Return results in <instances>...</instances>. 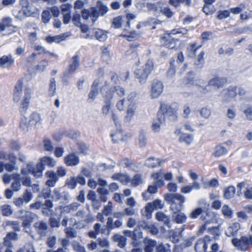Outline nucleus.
<instances>
[{
  "label": "nucleus",
  "mask_w": 252,
  "mask_h": 252,
  "mask_svg": "<svg viewBox=\"0 0 252 252\" xmlns=\"http://www.w3.org/2000/svg\"><path fill=\"white\" fill-rule=\"evenodd\" d=\"M48 65V62L47 60L44 59L41 60L38 64L34 66L36 71H43Z\"/></svg>",
  "instance_id": "obj_51"
},
{
  "label": "nucleus",
  "mask_w": 252,
  "mask_h": 252,
  "mask_svg": "<svg viewBox=\"0 0 252 252\" xmlns=\"http://www.w3.org/2000/svg\"><path fill=\"white\" fill-rule=\"evenodd\" d=\"M53 207V203L50 200H46L44 203L40 201H36L30 205L31 209L38 210L41 209V211L44 214H48L49 211Z\"/></svg>",
  "instance_id": "obj_11"
},
{
  "label": "nucleus",
  "mask_w": 252,
  "mask_h": 252,
  "mask_svg": "<svg viewBox=\"0 0 252 252\" xmlns=\"http://www.w3.org/2000/svg\"><path fill=\"white\" fill-rule=\"evenodd\" d=\"M0 160H8L10 162L16 163L17 157L12 153H7L3 151H0Z\"/></svg>",
  "instance_id": "obj_32"
},
{
  "label": "nucleus",
  "mask_w": 252,
  "mask_h": 252,
  "mask_svg": "<svg viewBox=\"0 0 252 252\" xmlns=\"http://www.w3.org/2000/svg\"><path fill=\"white\" fill-rule=\"evenodd\" d=\"M31 90L26 88L24 91V96L20 102L19 111L21 114H25L28 109L31 99Z\"/></svg>",
  "instance_id": "obj_12"
},
{
  "label": "nucleus",
  "mask_w": 252,
  "mask_h": 252,
  "mask_svg": "<svg viewBox=\"0 0 252 252\" xmlns=\"http://www.w3.org/2000/svg\"><path fill=\"white\" fill-rule=\"evenodd\" d=\"M32 193L28 189H26L22 195V198L25 203L29 202L32 199Z\"/></svg>",
  "instance_id": "obj_63"
},
{
  "label": "nucleus",
  "mask_w": 252,
  "mask_h": 252,
  "mask_svg": "<svg viewBox=\"0 0 252 252\" xmlns=\"http://www.w3.org/2000/svg\"><path fill=\"white\" fill-rule=\"evenodd\" d=\"M5 226H11L15 231H19L20 230L19 223L17 221L7 220L5 222Z\"/></svg>",
  "instance_id": "obj_56"
},
{
  "label": "nucleus",
  "mask_w": 252,
  "mask_h": 252,
  "mask_svg": "<svg viewBox=\"0 0 252 252\" xmlns=\"http://www.w3.org/2000/svg\"><path fill=\"white\" fill-rule=\"evenodd\" d=\"M160 41L161 45L170 49L177 50L181 45L180 40L173 37L171 33L164 34L160 37Z\"/></svg>",
  "instance_id": "obj_6"
},
{
  "label": "nucleus",
  "mask_w": 252,
  "mask_h": 252,
  "mask_svg": "<svg viewBox=\"0 0 252 252\" xmlns=\"http://www.w3.org/2000/svg\"><path fill=\"white\" fill-rule=\"evenodd\" d=\"M95 38L99 41H104L107 38V33L104 31L98 29L94 32Z\"/></svg>",
  "instance_id": "obj_39"
},
{
  "label": "nucleus",
  "mask_w": 252,
  "mask_h": 252,
  "mask_svg": "<svg viewBox=\"0 0 252 252\" xmlns=\"http://www.w3.org/2000/svg\"><path fill=\"white\" fill-rule=\"evenodd\" d=\"M164 199L170 205V209L173 213H178L184 207L186 197L179 193H167L164 195Z\"/></svg>",
  "instance_id": "obj_2"
},
{
  "label": "nucleus",
  "mask_w": 252,
  "mask_h": 252,
  "mask_svg": "<svg viewBox=\"0 0 252 252\" xmlns=\"http://www.w3.org/2000/svg\"><path fill=\"white\" fill-rule=\"evenodd\" d=\"M235 192V187L233 186H230L224 189L223 197L226 199H230L234 196Z\"/></svg>",
  "instance_id": "obj_37"
},
{
  "label": "nucleus",
  "mask_w": 252,
  "mask_h": 252,
  "mask_svg": "<svg viewBox=\"0 0 252 252\" xmlns=\"http://www.w3.org/2000/svg\"><path fill=\"white\" fill-rule=\"evenodd\" d=\"M226 82L227 78L225 77H216L211 79L209 81L208 84L203 89L204 90H206L207 92H208L209 89H208V88H209L211 86L219 88L222 87L226 83Z\"/></svg>",
  "instance_id": "obj_15"
},
{
  "label": "nucleus",
  "mask_w": 252,
  "mask_h": 252,
  "mask_svg": "<svg viewBox=\"0 0 252 252\" xmlns=\"http://www.w3.org/2000/svg\"><path fill=\"white\" fill-rule=\"evenodd\" d=\"M207 248L208 242L206 238L199 239L194 246L196 252H206Z\"/></svg>",
  "instance_id": "obj_26"
},
{
  "label": "nucleus",
  "mask_w": 252,
  "mask_h": 252,
  "mask_svg": "<svg viewBox=\"0 0 252 252\" xmlns=\"http://www.w3.org/2000/svg\"><path fill=\"white\" fill-rule=\"evenodd\" d=\"M195 75V73L193 71L189 72L183 80V84L188 87L199 85L203 88L201 85H204V81L202 79L195 80L194 79Z\"/></svg>",
  "instance_id": "obj_14"
},
{
  "label": "nucleus",
  "mask_w": 252,
  "mask_h": 252,
  "mask_svg": "<svg viewBox=\"0 0 252 252\" xmlns=\"http://www.w3.org/2000/svg\"><path fill=\"white\" fill-rule=\"evenodd\" d=\"M79 206V204L77 202H74L65 206L64 207V211L67 213H69L71 211H76Z\"/></svg>",
  "instance_id": "obj_55"
},
{
  "label": "nucleus",
  "mask_w": 252,
  "mask_h": 252,
  "mask_svg": "<svg viewBox=\"0 0 252 252\" xmlns=\"http://www.w3.org/2000/svg\"><path fill=\"white\" fill-rule=\"evenodd\" d=\"M23 87V79L18 80L13 91V101L15 103L18 102L21 97L22 89Z\"/></svg>",
  "instance_id": "obj_16"
},
{
  "label": "nucleus",
  "mask_w": 252,
  "mask_h": 252,
  "mask_svg": "<svg viewBox=\"0 0 252 252\" xmlns=\"http://www.w3.org/2000/svg\"><path fill=\"white\" fill-rule=\"evenodd\" d=\"M128 233H129L128 236L131 237L133 240L132 242L133 246L135 247L138 246L139 245V243L138 242L139 239L142 238V233L141 232H138V234H137L136 230L133 231H128Z\"/></svg>",
  "instance_id": "obj_31"
},
{
  "label": "nucleus",
  "mask_w": 252,
  "mask_h": 252,
  "mask_svg": "<svg viewBox=\"0 0 252 252\" xmlns=\"http://www.w3.org/2000/svg\"><path fill=\"white\" fill-rule=\"evenodd\" d=\"M87 198L88 199L92 200L93 201V206H94V207L95 205V203L98 204V205L95 207L97 209H98L100 207V203L99 202V201L96 199V195L94 191L90 190L89 192L87 195Z\"/></svg>",
  "instance_id": "obj_48"
},
{
  "label": "nucleus",
  "mask_w": 252,
  "mask_h": 252,
  "mask_svg": "<svg viewBox=\"0 0 252 252\" xmlns=\"http://www.w3.org/2000/svg\"><path fill=\"white\" fill-rule=\"evenodd\" d=\"M160 109L163 114L169 116L171 120L174 121L177 119L178 108L176 104L168 105L165 103H161Z\"/></svg>",
  "instance_id": "obj_10"
},
{
  "label": "nucleus",
  "mask_w": 252,
  "mask_h": 252,
  "mask_svg": "<svg viewBox=\"0 0 252 252\" xmlns=\"http://www.w3.org/2000/svg\"><path fill=\"white\" fill-rule=\"evenodd\" d=\"M158 231L164 234L166 231V228L170 229L171 227L170 217L163 212H158Z\"/></svg>",
  "instance_id": "obj_9"
},
{
  "label": "nucleus",
  "mask_w": 252,
  "mask_h": 252,
  "mask_svg": "<svg viewBox=\"0 0 252 252\" xmlns=\"http://www.w3.org/2000/svg\"><path fill=\"white\" fill-rule=\"evenodd\" d=\"M220 226L218 225L217 227H212L209 228L208 229L209 232L215 236V239H217L220 234Z\"/></svg>",
  "instance_id": "obj_62"
},
{
  "label": "nucleus",
  "mask_w": 252,
  "mask_h": 252,
  "mask_svg": "<svg viewBox=\"0 0 252 252\" xmlns=\"http://www.w3.org/2000/svg\"><path fill=\"white\" fill-rule=\"evenodd\" d=\"M246 8L245 3H241L238 6L236 7L231 8L230 9V13L231 12L233 14H238L240 13L242 11Z\"/></svg>",
  "instance_id": "obj_54"
},
{
  "label": "nucleus",
  "mask_w": 252,
  "mask_h": 252,
  "mask_svg": "<svg viewBox=\"0 0 252 252\" xmlns=\"http://www.w3.org/2000/svg\"><path fill=\"white\" fill-rule=\"evenodd\" d=\"M14 59L11 54L3 55L0 58V66L2 68H9L14 65Z\"/></svg>",
  "instance_id": "obj_17"
},
{
  "label": "nucleus",
  "mask_w": 252,
  "mask_h": 252,
  "mask_svg": "<svg viewBox=\"0 0 252 252\" xmlns=\"http://www.w3.org/2000/svg\"><path fill=\"white\" fill-rule=\"evenodd\" d=\"M44 167L41 163L37 162L34 165L32 162L28 163L26 167L21 169V173L24 176L32 174L35 178L42 177Z\"/></svg>",
  "instance_id": "obj_4"
},
{
  "label": "nucleus",
  "mask_w": 252,
  "mask_h": 252,
  "mask_svg": "<svg viewBox=\"0 0 252 252\" xmlns=\"http://www.w3.org/2000/svg\"><path fill=\"white\" fill-rule=\"evenodd\" d=\"M239 229L240 224L239 223H233L231 226L227 228L225 231V234L228 237L235 236L237 234Z\"/></svg>",
  "instance_id": "obj_34"
},
{
  "label": "nucleus",
  "mask_w": 252,
  "mask_h": 252,
  "mask_svg": "<svg viewBox=\"0 0 252 252\" xmlns=\"http://www.w3.org/2000/svg\"><path fill=\"white\" fill-rule=\"evenodd\" d=\"M223 93L224 94V99L226 101H229L232 98H235L237 94V87L234 86H230L226 90L223 91Z\"/></svg>",
  "instance_id": "obj_19"
},
{
  "label": "nucleus",
  "mask_w": 252,
  "mask_h": 252,
  "mask_svg": "<svg viewBox=\"0 0 252 252\" xmlns=\"http://www.w3.org/2000/svg\"><path fill=\"white\" fill-rule=\"evenodd\" d=\"M158 252H171V246L167 243L158 244Z\"/></svg>",
  "instance_id": "obj_64"
},
{
  "label": "nucleus",
  "mask_w": 252,
  "mask_h": 252,
  "mask_svg": "<svg viewBox=\"0 0 252 252\" xmlns=\"http://www.w3.org/2000/svg\"><path fill=\"white\" fill-rule=\"evenodd\" d=\"M131 186L133 187H136L141 184L143 182L142 175L140 174H135L132 179H130Z\"/></svg>",
  "instance_id": "obj_43"
},
{
  "label": "nucleus",
  "mask_w": 252,
  "mask_h": 252,
  "mask_svg": "<svg viewBox=\"0 0 252 252\" xmlns=\"http://www.w3.org/2000/svg\"><path fill=\"white\" fill-rule=\"evenodd\" d=\"M80 65V57L78 55H75L70 60L67 68L66 72L64 73L63 79L65 80L69 75L74 74Z\"/></svg>",
  "instance_id": "obj_8"
},
{
  "label": "nucleus",
  "mask_w": 252,
  "mask_h": 252,
  "mask_svg": "<svg viewBox=\"0 0 252 252\" xmlns=\"http://www.w3.org/2000/svg\"><path fill=\"white\" fill-rule=\"evenodd\" d=\"M136 109V106L135 104L131 101L127 105L126 115L124 117V121L125 122H129L131 120L132 117L134 115Z\"/></svg>",
  "instance_id": "obj_22"
},
{
  "label": "nucleus",
  "mask_w": 252,
  "mask_h": 252,
  "mask_svg": "<svg viewBox=\"0 0 252 252\" xmlns=\"http://www.w3.org/2000/svg\"><path fill=\"white\" fill-rule=\"evenodd\" d=\"M231 242L235 247H237L238 250L246 251L250 247L252 246V235L243 236L240 239L233 238Z\"/></svg>",
  "instance_id": "obj_5"
},
{
  "label": "nucleus",
  "mask_w": 252,
  "mask_h": 252,
  "mask_svg": "<svg viewBox=\"0 0 252 252\" xmlns=\"http://www.w3.org/2000/svg\"><path fill=\"white\" fill-rule=\"evenodd\" d=\"M94 231H91L88 233V236L91 238L95 239L98 234L100 233L101 224L96 223L94 226Z\"/></svg>",
  "instance_id": "obj_41"
},
{
  "label": "nucleus",
  "mask_w": 252,
  "mask_h": 252,
  "mask_svg": "<svg viewBox=\"0 0 252 252\" xmlns=\"http://www.w3.org/2000/svg\"><path fill=\"white\" fill-rule=\"evenodd\" d=\"M67 37V35H66L65 33H63L55 36H47L45 38V40L49 44L52 43L53 42L59 43L64 40Z\"/></svg>",
  "instance_id": "obj_25"
},
{
  "label": "nucleus",
  "mask_w": 252,
  "mask_h": 252,
  "mask_svg": "<svg viewBox=\"0 0 252 252\" xmlns=\"http://www.w3.org/2000/svg\"><path fill=\"white\" fill-rule=\"evenodd\" d=\"M101 83L100 79L99 78L95 79L93 82L91 90L88 94V100L89 101H94L99 94V90L101 91L102 88L105 86L104 85L101 88H99V85Z\"/></svg>",
  "instance_id": "obj_13"
},
{
  "label": "nucleus",
  "mask_w": 252,
  "mask_h": 252,
  "mask_svg": "<svg viewBox=\"0 0 252 252\" xmlns=\"http://www.w3.org/2000/svg\"><path fill=\"white\" fill-rule=\"evenodd\" d=\"M121 36L126 38L128 41H131L137 39L139 37V34L135 31H130L128 34H122Z\"/></svg>",
  "instance_id": "obj_46"
},
{
  "label": "nucleus",
  "mask_w": 252,
  "mask_h": 252,
  "mask_svg": "<svg viewBox=\"0 0 252 252\" xmlns=\"http://www.w3.org/2000/svg\"><path fill=\"white\" fill-rule=\"evenodd\" d=\"M151 96L152 98L158 97V81H154L152 84L151 89Z\"/></svg>",
  "instance_id": "obj_57"
},
{
  "label": "nucleus",
  "mask_w": 252,
  "mask_h": 252,
  "mask_svg": "<svg viewBox=\"0 0 252 252\" xmlns=\"http://www.w3.org/2000/svg\"><path fill=\"white\" fill-rule=\"evenodd\" d=\"M17 238V234L15 232H9L4 238L3 245L8 247H12L11 240H16Z\"/></svg>",
  "instance_id": "obj_35"
},
{
  "label": "nucleus",
  "mask_w": 252,
  "mask_h": 252,
  "mask_svg": "<svg viewBox=\"0 0 252 252\" xmlns=\"http://www.w3.org/2000/svg\"><path fill=\"white\" fill-rule=\"evenodd\" d=\"M154 69V62L152 60L149 59L144 65L135 70V77L140 83H145Z\"/></svg>",
  "instance_id": "obj_3"
},
{
  "label": "nucleus",
  "mask_w": 252,
  "mask_h": 252,
  "mask_svg": "<svg viewBox=\"0 0 252 252\" xmlns=\"http://www.w3.org/2000/svg\"><path fill=\"white\" fill-rule=\"evenodd\" d=\"M201 45L196 47V43H193L189 45V46L188 48V50L189 51L188 56L190 57H194L196 56V52L200 48Z\"/></svg>",
  "instance_id": "obj_45"
},
{
  "label": "nucleus",
  "mask_w": 252,
  "mask_h": 252,
  "mask_svg": "<svg viewBox=\"0 0 252 252\" xmlns=\"http://www.w3.org/2000/svg\"><path fill=\"white\" fill-rule=\"evenodd\" d=\"M192 140V135L190 134L183 133L180 137V141L181 142H185L188 145H189Z\"/></svg>",
  "instance_id": "obj_50"
},
{
  "label": "nucleus",
  "mask_w": 252,
  "mask_h": 252,
  "mask_svg": "<svg viewBox=\"0 0 252 252\" xmlns=\"http://www.w3.org/2000/svg\"><path fill=\"white\" fill-rule=\"evenodd\" d=\"M80 159L74 153L69 154L64 158V162L69 166L77 165L79 163Z\"/></svg>",
  "instance_id": "obj_20"
},
{
  "label": "nucleus",
  "mask_w": 252,
  "mask_h": 252,
  "mask_svg": "<svg viewBox=\"0 0 252 252\" xmlns=\"http://www.w3.org/2000/svg\"><path fill=\"white\" fill-rule=\"evenodd\" d=\"M147 143V140L146 137L145 133L143 130H141L139 136L138 145L140 148H143L146 146Z\"/></svg>",
  "instance_id": "obj_52"
},
{
  "label": "nucleus",
  "mask_w": 252,
  "mask_h": 252,
  "mask_svg": "<svg viewBox=\"0 0 252 252\" xmlns=\"http://www.w3.org/2000/svg\"><path fill=\"white\" fill-rule=\"evenodd\" d=\"M112 178L114 180L120 181L123 185H126L130 181V178L128 175L120 173L113 174Z\"/></svg>",
  "instance_id": "obj_28"
},
{
  "label": "nucleus",
  "mask_w": 252,
  "mask_h": 252,
  "mask_svg": "<svg viewBox=\"0 0 252 252\" xmlns=\"http://www.w3.org/2000/svg\"><path fill=\"white\" fill-rule=\"evenodd\" d=\"M12 19L9 17H4L2 19V23H0V32L4 31L6 28L12 26Z\"/></svg>",
  "instance_id": "obj_38"
},
{
  "label": "nucleus",
  "mask_w": 252,
  "mask_h": 252,
  "mask_svg": "<svg viewBox=\"0 0 252 252\" xmlns=\"http://www.w3.org/2000/svg\"><path fill=\"white\" fill-rule=\"evenodd\" d=\"M92 10L93 23H94L99 16H104L108 11V7L102 1L97 0L95 6L90 7Z\"/></svg>",
  "instance_id": "obj_7"
},
{
  "label": "nucleus",
  "mask_w": 252,
  "mask_h": 252,
  "mask_svg": "<svg viewBox=\"0 0 252 252\" xmlns=\"http://www.w3.org/2000/svg\"><path fill=\"white\" fill-rule=\"evenodd\" d=\"M198 204L200 207L196 208L190 213L189 216V218L192 219H197L199 215L205 213L206 216L204 217L203 220H206V223H209L215 217L214 214L209 211V204L207 203L206 200L204 199L199 200Z\"/></svg>",
  "instance_id": "obj_1"
},
{
  "label": "nucleus",
  "mask_w": 252,
  "mask_h": 252,
  "mask_svg": "<svg viewBox=\"0 0 252 252\" xmlns=\"http://www.w3.org/2000/svg\"><path fill=\"white\" fill-rule=\"evenodd\" d=\"M113 143H118L119 141H124V139L122 137V134L121 131H117L114 134H111Z\"/></svg>",
  "instance_id": "obj_60"
},
{
  "label": "nucleus",
  "mask_w": 252,
  "mask_h": 252,
  "mask_svg": "<svg viewBox=\"0 0 252 252\" xmlns=\"http://www.w3.org/2000/svg\"><path fill=\"white\" fill-rule=\"evenodd\" d=\"M230 11L228 10H219L218 12L217 18L219 20L226 19L230 16Z\"/></svg>",
  "instance_id": "obj_58"
},
{
  "label": "nucleus",
  "mask_w": 252,
  "mask_h": 252,
  "mask_svg": "<svg viewBox=\"0 0 252 252\" xmlns=\"http://www.w3.org/2000/svg\"><path fill=\"white\" fill-rule=\"evenodd\" d=\"M158 191V186L157 185H150L146 190L143 192L142 194L143 197H145L146 199L148 198L147 194H153L156 193Z\"/></svg>",
  "instance_id": "obj_44"
},
{
  "label": "nucleus",
  "mask_w": 252,
  "mask_h": 252,
  "mask_svg": "<svg viewBox=\"0 0 252 252\" xmlns=\"http://www.w3.org/2000/svg\"><path fill=\"white\" fill-rule=\"evenodd\" d=\"M39 163H41L43 165L44 170L45 169L46 165L49 167H53L56 164V161L54 160L53 158L48 156H44L41 158L39 159Z\"/></svg>",
  "instance_id": "obj_33"
},
{
  "label": "nucleus",
  "mask_w": 252,
  "mask_h": 252,
  "mask_svg": "<svg viewBox=\"0 0 252 252\" xmlns=\"http://www.w3.org/2000/svg\"><path fill=\"white\" fill-rule=\"evenodd\" d=\"M186 225H184L181 228H177L170 232V239L172 243L175 244L179 242L180 237H182V233L186 229Z\"/></svg>",
  "instance_id": "obj_21"
},
{
  "label": "nucleus",
  "mask_w": 252,
  "mask_h": 252,
  "mask_svg": "<svg viewBox=\"0 0 252 252\" xmlns=\"http://www.w3.org/2000/svg\"><path fill=\"white\" fill-rule=\"evenodd\" d=\"M34 50L36 51H39L38 53H32V55L29 56L27 58V62L31 63L34 61L37 55L41 54H45L46 49L43 46L40 45H36L34 47Z\"/></svg>",
  "instance_id": "obj_29"
},
{
  "label": "nucleus",
  "mask_w": 252,
  "mask_h": 252,
  "mask_svg": "<svg viewBox=\"0 0 252 252\" xmlns=\"http://www.w3.org/2000/svg\"><path fill=\"white\" fill-rule=\"evenodd\" d=\"M172 219L174 222L181 224L185 223L187 221V216L185 213L182 212L173 213Z\"/></svg>",
  "instance_id": "obj_30"
},
{
  "label": "nucleus",
  "mask_w": 252,
  "mask_h": 252,
  "mask_svg": "<svg viewBox=\"0 0 252 252\" xmlns=\"http://www.w3.org/2000/svg\"><path fill=\"white\" fill-rule=\"evenodd\" d=\"M158 22L154 18H150L145 22H140L136 26L137 29H140L142 27L146 28V30H152L156 28Z\"/></svg>",
  "instance_id": "obj_18"
},
{
  "label": "nucleus",
  "mask_w": 252,
  "mask_h": 252,
  "mask_svg": "<svg viewBox=\"0 0 252 252\" xmlns=\"http://www.w3.org/2000/svg\"><path fill=\"white\" fill-rule=\"evenodd\" d=\"M158 208V199H155L153 202L148 203L146 207L144 212L142 213L143 216H145L147 219L152 217V214L154 209Z\"/></svg>",
  "instance_id": "obj_23"
},
{
  "label": "nucleus",
  "mask_w": 252,
  "mask_h": 252,
  "mask_svg": "<svg viewBox=\"0 0 252 252\" xmlns=\"http://www.w3.org/2000/svg\"><path fill=\"white\" fill-rule=\"evenodd\" d=\"M56 81L54 78L50 79V84L48 89V94L49 96H53L56 94Z\"/></svg>",
  "instance_id": "obj_47"
},
{
  "label": "nucleus",
  "mask_w": 252,
  "mask_h": 252,
  "mask_svg": "<svg viewBox=\"0 0 252 252\" xmlns=\"http://www.w3.org/2000/svg\"><path fill=\"white\" fill-rule=\"evenodd\" d=\"M45 175L49 178L46 182V185L49 187H54L59 179L57 174L53 171H48Z\"/></svg>",
  "instance_id": "obj_24"
},
{
  "label": "nucleus",
  "mask_w": 252,
  "mask_h": 252,
  "mask_svg": "<svg viewBox=\"0 0 252 252\" xmlns=\"http://www.w3.org/2000/svg\"><path fill=\"white\" fill-rule=\"evenodd\" d=\"M122 225V222L120 220H116L113 223V219L109 217L107 219L106 222V226L109 230H112L115 228H119Z\"/></svg>",
  "instance_id": "obj_36"
},
{
  "label": "nucleus",
  "mask_w": 252,
  "mask_h": 252,
  "mask_svg": "<svg viewBox=\"0 0 252 252\" xmlns=\"http://www.w3.org/2000/svg\"><path fill=\"white\" fill-rule=\"evenodd\" d=\"M144 244V250L145 252H153L157 242L148 237H145L143 241Z\"/></svg>",
  "instance_id": "obj_27"
},
{
  "label": "nucleus",
  "mask_w": 252,
  "mask_h": 252,
  "mask_svg": "<svg viewBox=\"0 0 252 252\" xmlns=\"http://www.w3.org/2000/svg\"><path fill=\"white\" fill-rule=\"evenodd\" d=\"M227 152V149L221 145H218L215 148V152L213 155L215 157H220L225 155Z\"/></svg>",
  "instance_id": "obj_40"
},
{
  "label": "nucleus",
  "mask_w": 252,
  "mask_h": 252,
  "mask_svg": "<svg viewBox=\"0 0 252 252\" xmlns=\"http://www.w3.org/2000/svg\"><path fill=\"white\" fill-rule=\"evenodd\" d=\"M222 213L225 217L229 218L232 217V211L227 205H224L222 208Z\"/></svg>",
  "instance_id": "obj_61"
},
{
  "label": "nucleus",
  "mask_w": 252,
  "mask_h": 252,
  "mask_svg": "<svg viewBox=\"0 0 252 252\" xmlns=\"http://www.w3.org/2000/svg\"><path fill=\"white\" fill-rule=\"evenodd\" d=\"M0 211L3 216H9L13 213V211L10 205L4 204L0 207Z\"/></svg>",
  "instance_id": "obj_49"
},
{
  "label": "nucleus",
  "mask_w": 252,
  "mask_h": 252,
  "mask_svg": "<svg viewBox=\"0 0 252 252\" xmlns=\"http://www.w3.org/2000/svg\"><path fill=\"white\" fill-rule=\"evenodd\" d=\"M44 148L46 151L51 152L53 150L54 147L51 141L48 139L46 138L43 140Z\"/></svg>",
  "instance_id": "obj_59"
},
{
  "label": "nucleus",
  "mask_w": 252,
  "mask_h": 252,
  "mask_svg": "<svg viewBox=\"0 0 252 252\" xmlns=\"http://www.w3.org/2000/svg\"><path fill=\"white\" fill-rule=\"evenodd\" d=\"M40 120V117L39 114L36 112H33L30 116L29 121V126L36 125Z\"/></svg>",
  "instance_id": "obj_42"
},
{
  "label": "nucleus",
  "mask_w": 252,
  "mask_h": 252,
  "mask_svg": "<svg viewBox=\"0 0 252 252\" xmlns=\"http://www.w3.org/2000/svg\"><path fill=\"white\" fill-rule=\"evenodd\" d=\"M33 217L31 216L26 215L23 220L22 226L25 228H29L33 221Z\"/></svg>",
  "instance_id": "obj_53"
}]
</instances>
